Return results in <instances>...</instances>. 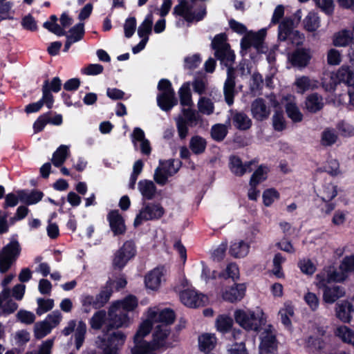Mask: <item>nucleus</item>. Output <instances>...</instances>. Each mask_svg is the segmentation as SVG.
Masks as SVG:
<instances>
[{"label":"nucleus","mask_w":354,"mask_h":354,"mask_svg":"<svg viewBox=\"0 0 354 354\" xmlns=\"http://www.w3.org/2000/svg\"><path fill=\"white\" fill-rule=\"evenodd\" d=\"M216 328L221 333H226L230 331L233 326V319L228 315H221L216 320Z\"/></svg>","instance_id":"nucleus-42"},{"label":"nucleus","mask_w":354,"mask_h":354,"mask_svg":"<svg viewBox=\"0 0 354 354\" xmlns=\"http://www.w3.org/2000/svg\"><path fill=\"white\" fill-rule=\"evenodd\" d=\"M245 291V283H235L233 286L227 288L223 291L222 298L226 301L235 303L244 297Z\"/></svg>","instance_id":"nucleus-18"},{"label":"nucleus","mask_w":354,"mask_h":354,"mask_svg":"<svg viewBox=\"0 0 354 354\" xmlns=\"http://www.w3.org/2000/svg\"><path fill=\"white\" fill-rule=\"evenodd\" d=\"M333 78L335 79V83L344 82L351 86L354 84V73L348 66H341Z\"/></svg>","instance_id":"nucleus-26"},{"label":"nucleus","mask_w":354,"mask_h":354,"mask_svg":"<svg viewBox=\"0 0 354 354\" xmlns=\"http://www.w3.org/2000/svg\"><path fill=\"white\" fill-rule=\"evenodd\" d=\"M109 322V317L105 310H100L96 311L89 319V324L92 329L99 330L103 326H104L106 322Z\"/></svg>","instance_id":"nucleus-36"},{"label":"nucleus","mask_w":354,"mask_h":354,"mask_svg":"<svg viewBox=\"0 0 354 354\" xmlns=\"http://www.w3.org/2000/svg\"><path fill=\"white\" fill-rule=\"evenodd\" d=\"M170 278V268L168 265H161L156 267V290L165 286Z\"/></svg>","instance_id":"nucleus-35"},{"label":"nucleus","mask_w":354,"mask_h":354,"mask_svg":"<svg viewBox=\"0 0 354 354\" xmlns=\"http://www.w3.org/2000/svg\"><path fill=\"white\" fill-rule=\"evenodd\" d=\"M339 268L344 272H354V254L344 257Z\"/></svg>","instance_id":"nucleus-63"},{"label":"nucleus","mask_w":354,"mask_h":354,"mask_svg":"<svg viewBox=\"0 0 354 354\" xmlns=\"http://www.w3.org/2000/svg\"><path fill=\"white\" fill-rule=\"evenodd\" d=\"M219 277L224 279L230 278L233 281L237 280L239 279V268L235 263H230L225 270L219 273Z\"/></svg>","instance_id":"nucleus-51"},{"label":"nucleus","mask_w":354,"mask_h":354,"mask_svg":"<svg viewBox=\"0 0 354 354\" xmlns=\"http://www.w3.org/2000/svg\"><path fill=\"white\" fill-rule=\"evenodd\" d=\"M138 189L145 200L152 199L155 195V185L149 180H142L138 183Z\"/></svg>","instance_id":"nucleus-39"},{"label":"nucleus","mask_w":354,"mask_h":354,"mask_svg":"<svg viewBox=\"0 0 354 354\" xmlns=\"http://www.w3.org/2000/svg\"><path fill=\"white\" fill-rule=\"evenodd\" d=\"M278 38L281 41H286L292 46L303 44L304 37L298 30H294V21L290 18L284 19L279 25Z\"/></svg>","instance_id":"nucleus-7"},{"label":"nucleus","mask_w":354,"mask_h":354,"mask_svg":"<svg viewBox=\"0 0 354 354\" xmlns=\"http://www.w3.org/2000/svg\"><path fill=\"white\" fill-rule=\"evenodd\" d=\"M113 282L109 280L106 282V286L97 295L96 300L100 306H103L108 301L113 292Z\"/></svg>","instance_id":"nucleus-54"},{"label":"nucleus","mask_w":354,"mask_h":354,"mask_svg":"<svg viewBox=\"0 0 354 354\" xmlns=\"http://www.w3.org/2000/svg\"><path fill=\"white\" fill-rule=\"evenodd\" d=\"M260 338V354H277V340L274 332L271 330V326H268V328L261 333Z\"/></svg>","instance_id":"nucleus-16"},{"label":"nucleus","mask_w":354,"mask_h":354,"mask_svg":"<svg viewBox=\"0 0 354 354\" xmlns=\"http://www.w3.org/2000/svg\"><path fill=\"white\" fill-rule=\"evenodd\" d=\"M84 35V27L83 23H79L70 29L66 36V41L64 51L67 52L71 44L80 41Z\"/></svg>","instance_id":"nucleus-24"},{"label":"nucleus","mask_w":354,"mask_h":354,"mask_svg":"<svg viewBox=\"0 0 354 354\" xmlns=\"http://www.w3.org/2000/svg\"><path fill=\"white\" fill-rule=\"evenodd\" d=\"M234 316L236 322L246 330L258 331L262 324L259 314L250 310H236Z\"/></svg>","instance_id":"nucleus-8"},{"label":"nucleus","mask_w":354,"mask_h":354,"mask_svg":"<svg viewBox=\"0 0 354 354\" xmlns=\"http://www.w3.org/2000/svg\"><path fill=\"white\" fill-rule=\"evenodd\" d=\"M153 216V207L149 205L145 206L136 217L133 223L134 227L139 226L143 221L152 219Z\"/></svg>","instance_id":"nucleus-50"},{"label":"nucleus","mask_w":354,"mask_h":354,"mask_svg":"<svg viewBox=\"0 0 354 354\" xmlns=\"http://www.w3.org/2000/svg\"><path fill=\"white\" fill-rule=\"evenodd\" d=\"M138 299L133 295H129L121 300L114 301L112 304L124 312L133 311L138 306Z\"/></svg>","instance_id":"nucleus-37"},{"label":"nucleus","mask_w":354,"mask_h":354,"mask_svg":"<svg viewBox=\"0 0 354 354\" xmlns=\"http://www.w3.org/2000/svg\"><path fill=\"white\" fill-rule=\"evenodd\" d=\"M190 86V82H185L181 85L178 91L180 104L184 107L189 108L194 105Z\"/></svg>","instance_id":"nucleus-30"},{"label":"nucleus","mask_w":354,"mask_h":354,"mask_svg":"<svg viewBox=\"0 0 354 354\" xmlns=\"http://www.w3.org/2000/svg\"><path fill=\"white\" fill-rule=\"evenodd\" d=\"M337 135L333 129H325L322 135V144L324 146H331L336 142Z\"/></svg>","instance_id":"nucleus-57"},{"label":"nucleus","mask_w":354,"mask_h":354,"mask_svg":"<svg viewBox=\"0 0 354 354\" xmlns=\"http://www.w3.org/2000/svg\"><path fill=\"white\" fill-rule=\"evenodd\" d=\"M252 117L259 121H262L268 118L270 113V108L266 105V101L262 98L254 100L251 105Z\"/></svg>","instance_id":"nucleus-21"},{"label":"nucleus","mask_w":354,"mask_h":354,"mask_svg":"<svg viewBox=\"0 0 354 354\" xmlns=\"http://www.w3.org/2000/svg\"><path fill=\"white\" fill-rule=\"evenodd\" d=\"M157 88L160 91L156 97L158 106L165 112L170 111L178 104L171 82L167 79H161Z\"/></svg>","instance_id":"nucleus-5"},{"label":"nucleus","mask_w":354,"mask_h":354,"mask_svg":"<svg viewBox=\"0 0 354 354\" xmlns=\"http://www.w3.org/2000/svg\"><path fill=\"white\" fill-rule=\"evenodd\" d=\"M43 196V193L39 191H19V197L20 201L27 205H33L37 203L42 199Z\"/></svg>","instance_id":"nucleus-34"},{"label":"nucleus","mask_w":354,"mask_h":354,"mask_svg":"<svg viewBox=\"0 0 354 354\" xmlns=\"http://www.w3.org/2000/svg\"><path fill=\"white\" fill-rule=\"evenodd\" d=\"M109 322L106 325V330L112 328L127 327L130 324L128 315L122 313L120 309L111 304L108 311Z\"/></svg>","instance_id":"nucleus-14"},{"label":"nucleus","mask_w":354,"mask_h":354,"mask_svg":"<svg viewBox=\"0 0 354 354\" xmlns=\"http://www.w3.org/2000/svg\"><path fill=\"white\" fill-rule=\"evenodd\" d=\"M216 344V338L214 335L205 333L198 337V348L205 353H210Z\"/></svg>","instance_id":"nucleus-31"},{"label":"nucleus","mask_w":354,"mask_h":354,"mask_svg":"<svg viewBox=\"0 0 354 354\" xmlns=\"http://www.w3.org/2000/svg\"><path fill=\"white\" fill-rule=\"evenodd\" d=\"M69 153V146L62 145L53 153L52 163L54 166L59 167L66 160Z\"/></svg>","instance_id":"nucleus-40"},{"label":"nucleus","mask_w":354,"mask_h":354,"mask_svg":"<svg viewBox=\"0 0 354 354\" xmlns=\"http://www.w3.org/2000/svg\"><path fill=\"white\" fill-rule=\"evenodd\" d=\"M48 80H45L42 87V97L39 100L42 102V106L46 104L48 109H51L53 105V96L48 91Z\"/></svg>","instance_id":"nucleus-59"},{"label":"nucleus","mask_w":354,"mask_h":354,"mask_svg":"<svg viewBox=\"0 0 354 354\" xmlns=\"http://www.w3.org/2000/svg\"><path fill=\"white\" fill-rule=\"evenodd\" d=\"M201 118L198 113L189 108H183L181 114L176 118V127L178 136L180 139H185L189 131V127L197 126Z\"/></svg>","instance_id":"nucleus-6"},{"label":"nucleus","mask_w":354,"mask_h":354,"mask_svg":"<svg viewBox=\"0 0 354 354\" xmlns=\"http://www.w3.org/2000/svg\"><path fill=\"white\" fill-rule=\"evenodd\" d=\"M305 105L308 111L317 113L324 106L323 97L318 93H312L306 97Z\"/></svg>","instance_id":"nucleus-32"},{"label":"nucleus","mask_w":354,"mask_h":354,"mask_svg":"<svg viewBox=\"0 0 354 354\" xmlns=\"http://www.w3.org/2000/svg\"><path fill=\"white\" fill-rule=\"evenodd\" d=\"M125 339L123 333L117 331L110 334L107 339L97 337L96 344L103 349V354H118V348L124 344Z\"/></svg>","instance_id":"nucleus-10"},{"label":"nucleus","mask_w":354,"mask_h":354,"mask_svg":"<svg viewBox=\"0 0 354 354\" xmlns=\"http://www.w3.org/2000/svg\"><path fill=\"white\" fill-rule=\"evenodd\" d=\"M352 39V33L348 30H343L334 35L333 44L335 46H346L351 42Z\"/></svg>","instance_id":"nucleus-47"},{"label":"nucleus","mask_w":354,"mask_h":354,"mask_svg":"<svg viewBox=\"0 0 354 354\" xmlns=\"http://www.w3.org/2000/svg\"><path fill=\"white\" fill-rule=\"evenodd\" d=\"M175 318V313L170 308H165L158 313L156 312V322L161 323L156 326V351L172 346V343L169 340L170 334L169 326L173 324Z\"/></svg>","instance_id":"nucleus-3"},{"label":"nucleus","mask_w":354,"mask_h":354,"mask_svg":"<svg viewBox=\"0 0 354 354\" xmlns=\"http://www.w3.org/2000/svg\"><path fill=\"white\" fill-rule=\"evenodd\" d=\"M266 35V29H261L256 32H250L246 34L241 40V48L248 50L251 47H254L257 50L260 51L263 46Z\"/></svg>","instance_id":"nucleus-17"},{"label":"nucleus","mask_w":354,"mask_h":354,"mask_svg":"<svg viewBox=\"0 0 354 354\" xmlns=\"http://www.w3.org/2000/svg\"><path fill=\"white\" fill-rule=\"evenodd\" d=\"M301 271L308 275H312L316 270V266L309 259H303L298 262Z\"/></svg>","instance_id":"nucleus-62"},{"label":"nucleus","mask_w":354,"mask_h":354,"mask_svg":"<svg viewBox=\"0 0 354 354\" xmlns=\"http://www.w3.org/2000/svg\"><path fill=\"white\" fill-rule=\"evenodd\" d=\"M86 332V325L82 322L80 321L78 322L77 328L75 332V346L77 349H80L82 346L84 341V337Z\"/></svg>","instance_id":"nucleus-55"},{"label":"nucleus","mask_w":354,"mask_h":354,"mask_svg":"<svg viewBox=\"0 0 354 354\" xmlns=\"http://www.w3.org/2000/svg\"><path fill=\"white\" fill-rule=\"evenodd\" d=\"M233 125L239 130L246 131L252 126L251 119L243 112L235 111L232 115Z\"/></svg>","instance_id":"nucleus-29"},{"label":"nucleus","mask_w":354,"mask_h":354,"mask_svg":"<svg viewBox=\"0 0 354 354\" xmlns=\"http://www.w3.org/2000/svg\"><path fill=\"white\" fill-rule=\"evenodd\" d=\"M317 335L316 337L310 336L306 342V346L309 353H317L324 348V342L322 337L325 334V330L322 327H316Z\"/></svg>","instance_id":"nucleus-22"},{"label":"nucleus","mask_w":354,"mask_h":354,"mask_svg":"<svg viewBox=\"0 0 354 354\" xmlns=\"http://www.w3.org/2000/svg\"><path fill=\"white\" fill-rule=\"evenodd\" d=\"M316 82L307 76H301L296 79L295 85L297 87V93L303 94L306 91L315 88Z\"/></svg>","instance_id":"nucleus-41"},{"label":"nucleus","mask_w":354,"mask_h":354,"mask_svg":"<svg viewBox=\"0 0 354 354\" xmlns=\"http://www.w3.org/2000/svg\"><path fill=\"white\" fill-rule=\"evenodd\" d=\"M53 328L45 322L37 323L35 326V336L41 339L49 334Z\"/></svg>","instance_id":"nucleus-60"},{"label":"nucleus","mask_w":354,"mask_h":354,"mask_svg":"<svg viewBox=\"0 0 354 354\" xmlns=\"http://www.w3.org/2000/svg\"><path fill=\"white\" fill-rule=\"evenodd\" d=\"M181 302L189 308H199L204 306L207 302V297L194 290H185L180 294Z\"/></svg>","instance_id":"nucleus-15"},{"label":"nucleus","mask_w":354,"mask_h":354,"mask_svg":"<svg viewBox=\"0 0 354 354\" xmlns=\"http://www.w3.org/2000/svg\"><path fill=\"white\" fill-rule=\"evenodd\" d=\"M207 146L205 139L199 136L192 137L189 141V148L196 155L203 153Z\"/></svg>","instance_id":"nucleus-44"},{"label":"nucleus","mask_w":354,"mask_h":354,"mask_svg":"<svg viewBox=\"0 0 354 354\" xmlns=\"http://www.w3.org/2000/svg\"><path fill=\"white\" fill-rule=\"evenodd\" d=\"M153 323V317L141 323L134 337L135 346L131 350L132 354H146L155 351V343L153 341L147 342L142 340L151 330Z\"/></svg>","instance_id":"nucleus-4"},{"label":"nucleus","mask_w":354,"mask_h":354,"mask_svg":"<svg viewBox=\"0 0 354 354\" xmlns=\"http://www.w3.org/2000/svg\"><path fill=\"white\" fill-rule=\"evenodd\" d=\"M202 59L200 54L196 53L192 56H188L185 58L184 66L185 68L188 70H194L198 68L201 64Z\"/></svg>","instance_id":"nucleus-61"},{"label":"nucleus","mask_w":354,"mask_h":354,"mask_svg":"<svg viewBox=\"0 0 354 354\" xmlns=\"http://www.w3.org/2000/svg\"><path fill=\"white\" fill-rule=\"evenodd\" d=\"M310 59L309 52L304 48L297 49L289 56V60L294 66L304 68Z\"/></svg>","instance_id":"nucleus-25"},{"label":"nucleus","mask_w":354,"mask_h":354,"mask_svg":"<svg viewBox=\"0 0 354 354\" xmlns=\"http://www.w3.org/2000/svg\"><path fill=\"white\" fill-rule=\"evenodd\" d=\"M257 234L256 230H252L247 234L245 241L240 240L231 243L229 252L231 256L235 258H243L246 257L250 248V244L255 241Z\"/></svg>","instance_id":"nucleus-13"},{"label":"nucleus","mask_w":354,"mask_h":354,"mask_svg":"<svg viewBox=\"0 0 354 354\" xmlns=\"http://www.w3.org/2000/svg\"><path fill=\"white\" fill-rule=\"evenodd\" d=\"M37 302L38 307L36 312L39 315L44 314L54 307V301L52 299H44L39 298L37 299Z\"/></svg>","instance_id":"nucleus-58"},{"label":"nucleus","mask_w":354,"mask_h":354,"mask_svg":"<svg viewBox=\"0 0 354 354\" xmlns=\"http://www.w3.org/2000/svg\"><path fill=\"white\" fill-rule=\"evenodd\" d=\"M227 127L223 124H216L211 129V136L214 140L217 142L223 141L227 134Z\"/></svg>","instance_id":"nucleus-49"},{"label":"nucleus","mask_w":354,"mask_h":354,"mask_svg":"<svg viewBox=\"0 0 354 354\" xmlns=\"http://www.w3.org/2000/svg\"><path fill=\"white\" fill-rule=\"evenodd\" d=\"M180 165V161L178 160H160L159 166L156 168V183L162 185H165L168 178L178 171Z\"/></svg>","instance_id":"nucleus-11"},{"label":"nucleus","mask_w":354,"mask_h":354,"mask_svg":"<svg viewBox=\"0 0 354 354\" xmlns=\"http://www.w3.org/2000/svg\"><path fill=\"white\" fill-rule=\"evenodd\" d=\"M279 315L281 323L286 327L291 326L290 317L294 315V308L290 303H285L283 307L279 310Z\"/></svg>","instance_id":"nucleus-46"},{"label":"nucleus","mask_w":354,"mask_h":354,"mask_svg":"<svg viewBox=\"0 0 354 354\" xmlns=\"http://www.w3.org/2000/svg\"><path fill=\"white\" fill-rule=\"evenodd\" d=\"M286 261L285 257L281 253H277L273 259V274L278 278L284 277L281 264Z\"/></svg>","instance_id":"nucleus-56"},{"label":"nucleus","mask_w":354,"mask_h":354,"mask_svg":"<svg viewBox=\"0 0 354 354\" xmlns=\"http://www.w3.org/2000/svg\"><path fill=\"white\" fill-rule=\"evenodd\" d=\"M197 107L202 114L209 115L214 111V104L210 97L201 96L198 100Z\"/></svg>","instance_id":"nucleus-43"},{"label":"nucleus","mask_w":354,"mask_h":354,"mask_svg":"<svg viewBox=\"0 0 354 354\" xmlns=\"http://www.w3.org/2000/svg\"><path fill=\"white\" fill-rule=\"evenodd\" d=\"M153 24V15L151 11L145 18L144 21L138 26V35L140 38H147L149 39V35L151 34Z\"/></svg>","instance_id":"nucleus-33"},{"label":"nucleus","mask_w":354,"mask_h":354,"mask_svg":"<svg viewBox=\"0 0 354 354\" xmlns=\"http://www.w3.org/2000/svg\"><path fill=\"white\" fill-rule=\"evenodd\" d=\"M131 140L136 149L138 147L140 151L144 155H149L151 151V148L148 140L145 138L144 131L138 127L133 129L131 134Z\"/></svg>","instance_id":"nucleus-20"},{"label":"nucleus","mask_w":354,"mask_h":354,"mask_svg":"<svg viewBox=\"0 0 354 354\" xmlns=\"http://www.w3.org/2000/svg\"><path fill=\"white\" fill-rule=\"evenodd\" d=\"M190 84L194 92L200 96L208 93L211 97L214 93L213 90L210 92L208 91V82L205 78L195 77Z\"/></svg>","instance_id":"nucleus-38"},{"label":"nucleus","mask_w":354,"mask_h":354,"mask_svg":"<svg viewBox=\"0 0 354 354\" xmlns=\"http://www.w3.org/2000/svg\"><path fill=\"white\" fill-rule=\"evenodd\" d=\"M344 295V288L339 286H327L324 289L323 300L327 304H333Z\"/></svg>","instance_id":"nucleus-27"},{"label":"nucleus","mask_w":354,"mask_h":354,"mask_svg":"<svg viewBox=\"0 0 354 354\" xmlns=\"http://www.w3.org/2000/svg\"><path fill=\"white\" fill-rule=\"evenodd\" d=\"M206 14L205 5L198 6L196 2L187 0H178L173 10L178 27L189 26L193 23L198 22L205 18Z\"/></svg>","instance_id":"nucleus-2"},{"label":"nucleus","mask_w":354,"mask_h":354,"mask_svg":"<svg viewBox=\"0 0 354 354\" xmlns=\"http://www.w3.org/2000/svg\"><path fill=\"white\" fill-rule=\"evenodd\" d=\"M136 254V248L134 243L127 241L124 243L114 254L113 265L114 267L122 269L129 261L133 259Z\"/></svg>","instance_id":"nucleus-12"},{"label":"nucleus","mask_w":354,"mask_h":354,"mask_svg":"<svg viewBox=\"0 0 354 354\" xmlns=\"http://www.w3.org/2000/svg\"><path fill=\"white\" fill-rule=\"evenodd\" d=\"M109 226L115 236L124 234L126 232L124 220L118 210H112L107 215Z\"/></svg>","instance_id":"nucleus-19"},{"label":"nucleus","mask_w":354,"mask_h":354,"mask_svg":"<svg viewBox=\"0 0 354 354\" xmlns=\"http://www.w3.org/2000/svg\"><path fill=\"white\" fill-rule=\"evenodd\" d=\"M336 336L344 342L354 346V331L346 326H341L337 328L335 332Z\"/></svg>","instance_id":"nucleus-45"},{"label":"nucleus","mask_w":354,"mask_h":354,"mask_svg":"<svg viewBox=\"0 0 354 354\" xmlns=\"http://www.w3.org/2000/svg\"><path fill=\"white\" fill-rule=\"evenodd\" d=\"M256 161L252 160L243 165L241 160L235 156L230 158V169L236 176H243L245 172H250L252 170V165Z\"/></svg>","instance_id":"nucleus-23"},{"label":"nucleus","mask_w":354,"mask_h":354,"mask_svg":"<svg viewBox=\"0 0 354 354\" xmlns=\"http://www.w3.org/2000/svg\"><path fill=\"white\" fill-rule=\"evenodd\" d=\"M21 252V247L16 239H12L9 243L0 251V272L5 273L15 261Z\"/></svg>","instance_id":"nucleus-9"},{"label":"nucleus","mask_w":354,"mask_h":354,"mask_svg":"<svg viewBox=\"0 0 354 354\" xmlns=\"http://www.w3.org/2000/svg\"><path fill=\"white\" fill-rule=\"evenodd\" d=\"M226 39L225 34H218L214 37L212 46L215 51V57L221 62V64L227 67V78L224 83L223 93L226 103L231 106L234 103L236 85L234 68L232 67L235 54L230 49Z\"/></svg>","instance_id":"nucleus-1"},{"label":"nucleus","mask_w":354,"mask_h":354,"mask_svg":"<svg viewBox=\"0 0 354 354\" xmlns=\"http://www.w3.org/2000/svg\"><path fill=\"white\" fill-rule=\"evenodd\" d=\"M268 171L267 167L259 166L252 175L250 185H257L261 182L265 180L267 178Z\"/></svg>","instance_id":"nucleus-53"},{"label":"nucleus","mask_w":354,"mask_h":354,"mask_svg":"<svg viewBox=\"0 0 354 354\" xmlns=\"http://www.w3.org/2000/svg\"><path fill=\"white\" fill-rule=\"evenodd\" d=\"M286 111L288 116L295 122H301L303 119V114L294 102H290L286 104Z\"/></svg>","instance_id":"nucleus-52"},{"label":"nucleus","mask_w":354,"mask_h":354,"mask_svg":"<svg viewBox=\"0 0 354 354\" xmlns=\"http://www.w3.org/2000/svg\"><path fill=\"white\" fill-rule=\"evenodd\" d=\"M319 17L315 12H309L304 19V28L308 32H314L319 27Z\"/></svg>","instance_id":"nucleus-48"},{"label":"nucleus","mask_w":354,"mask_h":354,"mask_svg":"<svg viewBox=\"0 0 354 354\" xmlns=\"http://www.w3.org/2000/svg\"><path fill=\"white\" fill-rule=\"evenodd\" d=\"M353 311V306L348 301H343L336 305V315L343 322L348 323L351 321Z\"/></svg>","instance_id":"nucleus-28"},{"label":"nucleus","mask_w":354,"mask_h":354,"mask_svg":"<svg viewBox=\"0 0 354 354\" xmlns=\"http://www.w3.org/2000/svg\"><path fill=\"white\" fill-rule=\"evenodd\" d=\"M337 129L340 136L343 137H352L354 136V127L344 121L337 124Z\"/></svg>","instance_id":"nucleus-64"}]
</instances>
